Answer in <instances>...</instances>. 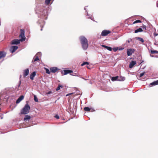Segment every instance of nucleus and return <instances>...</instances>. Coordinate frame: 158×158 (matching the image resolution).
Here are the masks:
<instances>
[{"mask_svg":"<svg viewBox=\"0 0 158 158\" xmlns=\"http://www.w3.org/2000/svg\"><path fill=\"white\" fill-rule=\"evenodd\" d=\"M34 100L35 102H38V98L35 95L34 96Z\"/></svg>","mask_w":158,"mask_h":158,"instance_id":"obj_31","label":"nucleus"},{"mask_svg":"<svg viewBox=\"0 0 158 158\" xmlns=\"http://www.w3.org/2000/svg\"><path fill=\"white\" fill-rule=\"evenodd\" d=\"M63 87V86L59 85H58V87L56 89V91H58L60 89V88H62Z\"/></svg>","mask_w":158,"mask_h":158,"instance_id":"obj_25","label":"nucleus"},{"mask_svg":"<svg viewBox=\"0 0 158 158\" xmlns=\"http://www.w3.org/2000/svg\"><path fill=\"white\" fill-rule=\"evenodd\" d=\"M102 46L106 49H107L108 50L111 51L112 50V48L111 47L107 46H106L105 45H102Z\"/></svg>","mask_w":158,"mask_h":158,"instance_id":"obj_19","label":"nucleus"},{"mask_svg":"<svg viewBox=\"0 0 158 158\" xmlns=\"http://www.w3.org/2000/svg\"><path fill=\"white\" fill-rule=\"evenodd\" d=\"M141 21L140 20H135V21L133 23V24H135V23H141Z\"/></svg>","mask_w":158,"mask_h":158,"instance_id":"obj_27","label":"nucleus"},{"mask_svg":"<svg viewBox=\"0 0 158 158\" xmlns=\"http://www.w3.org/2000/svg\"><path fill=\"white\" fill-rule=\"evenodd\" d=\"M111 33V31L109 30H103L102 33L101 35L102 36H105L108 35Z\"/></svg>","mask_w":158,"mask_h":158,"instance_id":"obj_5","label":"nucleus"},{"mask_svg":"<svg viewBox=\"0 0 158 158\" xmlns=\"http://www.w3.org/2000/svg\"><path fill=\"white\" fill-rule=\"evenodd\" d=\"M1 108H0V111H1Z\"/></svg>","mask_w":158,"mask_h":158,"instance_id":"obj_43","label":"nucleus"},{"mask_svg":"<svg viewBox=\"0 0 158 158\" xmlns=\"http://www.w3.org/2000/svg\"><path fill=\"white\" fill-rule=\"evenodd\" d=\"M64 74L66 75L68 73H72V71L69 70H64Z\"/></svg>","mask_w":158,"mask_h":158,"instance_id":"obj_15","label":"nucleus"},{"mask_svg":"<svg viewBox=\"0 0 158 158\" xmlns=\"http://www.w3.org/2000/svg\"><path fill=\"white\" fill-rule=\"evenodd\" d=\"M136 64V61H131L129 64V67L130 68H132V67H133L134 65H135Z\"/></svg>","mask_w":158,"mask_h":158,"instance_id":"obj_13","label":"nucleus"},{"mask_svg":"<svg viewBox=\"0 0 158 158\" xmlns=\"http://www.w3.org/2000/svg\"><path fill=\"white\" fill-rule=\"evenodd\" d=\"M89 64V63L87 62H84L83 63H82L81 65V66H84V65H85V64H88V65Z\"/></svg>","mask_w":158,"mask_h":158,"instance_id":"obj_29","label":"nucleus"},{"mask_svg":"<svg viewBox=\"0 0 158 158\" xmlns=\"http://www.w3.org/2000/svg\"><path fill=\"white\" fill-rule=\"evenodd\" d=\"M142 31H143L142 29L141 28H140L135 30V33H137L138 32H142Z\"/></svg>","mask_w":158,"mask_h":158,"instance_id":"obj_21","label":"nucleus"},{"mask_svg":"<svg viewBox=\"0 0 158 158\" xmlns=\"http://www.w3.org/2000/svg\"><path fill=\"white\" fill-rule=\"evenodd\" d=\"M55 117L56 118H57V119H58L59 118V116H58V115H56L55 116Z\"/></svg>","mask_w":158,"mask_h":158,"instance_id":"obj_35","label":"nucleus"},{"mask_svg":"<svg viewBox=\"0 0 158 158\" xmlns=\"http://www.w3.org/2000/svg\"><path fill=\"white\" fill-rule=\"evenodd\" d=\"M39 59L38 56L36 55L34 57L33 60L32 61L33 62H35L37 61L38 60H39Z\"/></svg>","mask_w":158,"mask_h":158,"instance_id":"obj_18","label":"nucleus"},{"mask_svg":"<svg viewBox=\"0 0 158 158\" xmlns=\"http://www.w3.org/2000/svg\"><path fill=\"white\" fill-rule=\"evenodd\" d=\"M30 109V107L28 103H27L24 107L21 110L20 113L22 114H27L29 112Z\"/></svg>","mask_w":158,"mask_h":158,"instance_id":"obj_2","label":"nucleus"},{"mask_svg":"<svg viewBox=\"0 0 158 158\" xmlns=\"http://www.w3.org/2000/svg\"><path fill=\"white\" fill-rule=\"evenodd\" d=\"M146 27L144 25H143V27H142V28H143V29L146 30Z\"/></svg>","mask_w":158,"mask_h":158,"instance_id":"obj_36","label":"nucleus"},{"mask_svg":"<svg viewBox=\"0 0 158 158\" xmlns=\"http://www.w3.org/2000/svg\"><path fill=\"white\" fill-rule=\"evenodd\" d=\"M36 75V72H33L31 74L30 76V78L31 80H33L34 78Z\"/></svg>","mask_w":158,"mask_h":158,"instance_id":"obj_14","label":"nucleus"},{"mask_svg":"<svg viewBox=\"0 0 158 158\" xmlns=\"http://www.w3.org/2000/svg\"><path fill=\"white\" fill-rule=\"evenodd\" d=\"M51 93H52V92L51 91H49V92H48L47 93V94H51Z\"/></svg>","mask_w":158,"mask_h":158,"instance_id":"obj_38","label":"nucleus"},{"mask_svg":"<svg viewBox=\"0 0 158 158\" xmlns=\"http://www.w3.org/2000/svg\"><path fill=\"white\" fill-rule=\"evenodd\" d=\"M44 69H45L46 73H47L48 74H50L51 72L48 69L46 68H44Z\"/></svg>","mask_w":158,"mask_h":158,"instance_id":"obj_28","label":"nucleus"},{"mask_svg":"<svg viewBox=\"0 0 158 158\" xmlns=\"http://www.w3.org/2000/svg\"><path fill=\"white\" fill-rule=\"evenodd\" d=\"M21 84V81H20L19 85H18V87H19Z\"/></svg>","mask_w":158,"mask_h":158,"instance_id":"obj_40","label":"nucleus"},{"mask_svg":"<svg viewBox=\"0 0 158 158\" xmlns=\"http://www.w3.org/2000/svg\"><path fill=\"white\" fill-rule=\"evenodd\" d=\"M31 118V116L29 115H26L25 116V117L24 118V120H29Z\"/></svg>","mask_w":158,"mask_h":158,"instance_id":"obj_22","label":"nucleus"},{"mask_svg":"<svg viewBox=\"0 0 158 158\" xmlns=\"http://www.w3.org/2000/svg\"><path fill=\"white\" fill-rule=\"evenodd\" d=\"M20 40L15 39L12 40L11 42V44H18L20 43Z\"/></svg>","mask_w":158,"mask_h":158,"instance_id":"obj_6","label":"nucleus"},{"mask_svg":"<svg viewBox=\"0 0 158 158\" xmlns=\"http://www.w3.org/2000/svg\"><path fill=\"white\" fill-rule=\"evenodd\" d=\"M21 33L19 35V37L21 39H20L21 41H24L25 40V38L24 35V31L23 29H21L20 30Z\"/></svg>","mask_w":158,"mask_h":158,"instance_id":"obj_4","label":"nucleus"},{"mask_svg":"<svg viewBox=\"0 0 158 158\" xmlns=\"http://www.w3.org/2000/svg\"><path fill=\"white\" fill-rule=\"evenodd\" d=\"M39 14L40 15L41 18L43 19L47 18L46 15H47V14L46 10L41 9Z\"/></svg>","mask_w":158,"mask_h":158,"instance_id":"obj_3","label":"nucleus"},{"mask_svg":"<svg viewBox=\"0 0 158 158\" xmlns=\"http://www.w3.org/2000/svg\"><path fill=\"white\" fill-rule=\"evenodd\" d=\"M154 35H155V36H156L158 35V34H155Z\"/></svg>","mask_w":158,"mask_h":158,"instance_id":"obj_42","label":"nucleus"},{"mask_svg":"<svg viewBox=\"0 0 158 158\" xmlns=\"http://www.w3.org/2000/svg\"><path fill=\"white\" fill-rule=\"evenodd\" d=\"M51 0H45V2L46 5H48L50 2Z\"/></svg>","mask_w":158,"mask_h":158,"instance_id":"obj_30","label":"nucleus"},{"mask_svg":"<svg viewBox=\"0 0 158 158\" xmlns=\"http://www.w3.org/2000/svg\"><path fill=\"white\" fill-rule=\"evenodd\" d=\"M158 85V80H157L156 81H154L151 83L150 84V85H151L152 86L155 85Z\"/></svg>","mask_w":158,"mask_h":158,"instance_id":"obj_16","label":"nucleus"},{"mask_svg":"<svg viewBox=\"0 0 158 158\" xmlns=\"http://www.w3.org/2000/svg\"><path fill=\"white\" fill-rule=\"evenodd\" d=\"M58 69L57 67H53L50 68V72L52 73H55L57 71Z\"/></svg>","mask_w":158,"mask_h":158,"instance_id":"obj_9","label":"nucleus"},{"mask_svg":"<svg viewBox=\"0 0 158 158\" xmlns=\"http://www.w3.org/2000/svg\"><path fill=\"white\" fill-rule=\"evenodd\" d=\"M118 50V48H113V51L115 52Z\"/></svg>","mask_w":158,"mask_h":158,"instance_id":"obj_33","label":"nucleus"},{"mask_svg":"<svg viewBox=\"0 0 158 158\" xmlns=\"http://www.w3.org/2000/svg\"><path fill=\"white\" fill-rule=\"evenodd\" d=\"M144 73H145L143 72V73H142L140 74L139 75V77H142L144 75Z\"/></svg>","mask_w":158,"mask_h":158,"instance_id":"obj_34","label":"nucleus"},{"mask_svg":"<svg viewBox=\"0 0 158 158\" xmlns=\"http://www.w3.org/2000/svg\"><path fill=\"white\" fill-rule=\"evenodd\" d=\"M150 51L152 54L158 53V51L154 50L153 49H151Z\"/></svg>","mask_w":158,"mask_h":158,"instance_id":"obj_23","label":"nucleus"},{"mask_svg":"<svg viewBox=\"0 0 158 158\" xmlns=\"http://www.w3.org/2000/svg\"><path fill=\"white\" fill-rule=\"evenodd\" d=\"M134 52V50L133 49H128L127 50V54L128 56L131 55Z\"/></svg>","mask_w":158,"mask_h":158,"instance_id":"obj_7","label":"nucleus"},{"mask_svg":"<svg viewBox=\"0 0 158 158\" xmlns=\"http://www.w3.org/2000/svg\"><path fill=\"white\" fill-rule=\"evenodd\" d=\"M70 73V75H72V76H78L77 74L76 73Z\"/></svg>","mask_w":158,"mask_h":158,"instance_id":"obj_32","label":"nucleus"},{"mask_svg":"<svg viewBox=\"0 0 158 158\" xmlns=\"http://www.w3.org/2000/svg\"><path fill=\"white\" fill-rule=\"evenodd\" d=\"M135 39H136V40H139L141 42L143 43L144 42L143 39L142 38H140V37H136L135 38Z\"/></svg>","mask_w":158,"mask_h":158,"instance_id":"obj_20","label":"nucleus"},{"mask_svg":"<svg viewBox=\"0 0 158 158\" xmlns=\"http://www.w3.org/2000/svg\"><path fill=\"white\" fill-rule=\"evenodd\" d=\"M73 93H69V94H67L66 95V96H69L70 95H71L72 94H73Z\"/></svg>","mask_w":158,"mask_h":158,"instance_id":"obj_39","label":"nucleus"},{"mask_svg":"<svg viewBox=\"0 0 158 158\" xmlns=\"http://www.w3.org/2000/svg\"><path fill=\"white\" fill-rule=\"evenodd\" d=\"M6 55V53L4 51L0 52V59L4 57Z\"/></svg>","mask_w":158,"mask_h":158,"instance_id":"obj_10","label":"nucleus"},{"mask_svg":"<svg viewBox=\"0 0 158 158\" xmlns=\"http://www.w3.org/2000/svg\"><path fill=\"white\" fill-rule=\"evenodd\" d=\"M29 73V69H27L24 70L23 72V76L24 77H25L26 76L28 75Z\"/></svg>","mask_w":158,"mask_h":158,"instance_id":"obj_11","label":"nucleus"},{"mask_svg":"<svg viewBox=\"0 0 158 158\" xmlns=\"http://www.w3.org/2000/svg\"><path fill=\"white\" fill-rule=\"evenodd\" d=\"M24 96L23 95L20 96L16 101V103H19L24 98Z\"/></svg>","mask_w":158,"mask_h":158,"instance_id":"obj_12","label":"nucleus"},{"mask_svg":"<svg viewBox=\"0 0 158 158\" xmlns=\"http://www.w3.org/2000/svg\"><path fill=\"white\" fill-rule=\"evenodd\" d=\"M18 48V47L16 46H12L10 49V52L13 53L15 52Z\"/></svg>","mask_w":158,"mask_h":158,"instance_id":"obj_8","label":"nucleus"},{"mask_svg":"<svg viewBox=\"0 0 158 158\" xmlns=\"http://www.w3.org/2000/svg\"><path fill=\"white\" fill-rule=\"evenodd\" d=\"M125 78L124 77H119L118 81H123L125 80Z\"/></svg>","mask_w":158,"mask_h":158,"instance_id":"obj_24","label":"nucleus"},{"mask_svg":"<svg viewBox=\"0 0 158 158\" xmlns=\"http://www.w3.org/2000/svg\"><path fill=\"white\" fill-rule=\"evenodd\" d=\"M84 109L85 111H90L91 109L88 107H85Z\"/></svg>","mask_w":158,"mask_h":158,"instance_id":"obj_26","label":"nucleus"},{"mask_svg":"<svg viewBox=\"0 0 158 158\" xmlns=\"http://www.w3.org/2000/svg\"><path fill=\"white\" fill-rule=\"evenodd\" d=\"M131 40H132L131 39H129L127 41V42H128V43H130V42L131 41Z\"/></svg>","mask_w":158,"mask_h":158,"instance_id":"obj_37","label":"nucleus"},{"mask_svg":"<svg viewBox=\"0 0 158 158\" xmlns=\"http://www.w3.org/2000/svg\"><path fill=\"white\" fill-rule=\"evenodd\" d=\"M87 67L88 69H90V68H89V66H87Z\"/></svg>","mask_w":158,"mask_h":158,"instance_id":"obj_41","label":"nucleus"},{"mask_svg":"<svg viewBox=\"0 0 158 158\" xmlns=\"http://www.w3.org/2000/svg\"><path fill=\"white\" fill-rule=\"evenodd\" d=\"M118 78L119 77L118 76L112 77L111 78V80L112 81H115L116 80L118 81Z\"/></svg>","mask_w":158,"mask_h":158,"instance_id":"obj_17","label":"nucleus"},{"mask_svg":"<svg viewBox=\"0 0 158 158\" xmlns=\"http://www.w3.org/2000/svg\"><path fill=\"white\" fill-rule=\"evenodd\" d=\"M79 40L83 49L84 50H86L89 46L87 39L84 36H81L80 37Z\"/></svg>","mask_w":158,"mask_h":158,"instance_id":"obj_1","label":"nucleus"}]
</instances>
